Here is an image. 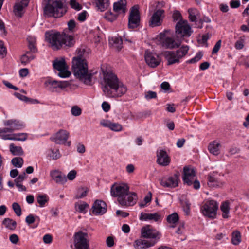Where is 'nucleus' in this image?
<instances>
[{"label": "nucleus", "mask_w": 249, "mask_h": 249, "mask_svg": "<svg viewBox=\"0 0 249 249\" xmlns=\"http://www.w3.org/2000/svg\"><path fill=\"white\" fill-rule=\"evenodd\" d=\"M101 84L104 94L109 98L121 97L127 90L126 86L112 72H104Z\"/></svg>", "instance_id": "obj_1"}, {"label": "nucleus", "mask_w": 249, "mask_h": 249, "mask_svg": "<svg viewBox=\"0 0 249 249\" xmlns=\"http://www.w3.org/2000/svg\"><path fill=\"white\" fill-rule=\"evenodd\" d=\"M110 194L117 197L119 203L122 206H133L136 203L137 194L129 192V187L124 183H114L110 188Z\"/></svg>", "instance_id": "obj_2"}, {"label": "nucleus", "mask_w": 249, "mask_h": 249, "mask_svg": "<svg viewBox=\"0 0 249 249\" xmlns=\"http://www.w3.org/2000/svg\"><path fill=\"white\" fill-rule=\"evenodd\" d=\"M45 37L51 47L54 50H59L63 46L71 47L75 43L73 36L65 32H46Z\"/></svg>", "instance_id": "obj_3"}, {"label": "nucleus", "mask_w": 249, "mask_h": 249, "mask_svg": "<svg viewBox=\"0 0 249 249\" xmlns=\"http://www.w3.org/2000/svg\"><path fill=\"white\" fill-rule=\"evenodd\" d=\"M72 71L74 75L85 84H92L93 74L88 72V67L86 59H72Z\"/></svg>", "instance_id": "obj_4"}, {"label": "nucleus", "mask_w": 249, "mask_h": 249, "mask_svg": "<svg viewBox=\"0 0 249 249\" xmlns=\"http://www.w3.org/2000/svg\"><path fill=\"white\" fill-rule=\"evenodd\" d=\"M43 5V14L46 18H60L67 11L62 1H47Z\"/></svg>", "instance_id": "obj_5"}, {"label": "nucleus", "mask_w": 249, "mask_h": 249, "mask_svg": "<svg viewBox=\"0 0 249 249\" xmlns=\"http://www.w3.org/2000/svg\"><path fill=\"white\" fill-rule=\"evenodd\" d=\"M189 47L183 46L176 51H166L164 57L167 61V65H171L179 63V60L188 53Z\"/></svg>", "instance_id": "obj_6"}, {"label": "nucleus", "mask_w": 249, "mask_h": 249, "mask_svg": "<svg viewBox=\"0 0 249 249\" xmlns=\"http://www.w3.org/2000/svg\"><path fill=\"white\" fill-rule=\"evenodd\" d=\"M180 174L177 171L173 174L162 177L160 179V184L164 187L175 188L178 186Z\"/></svg>", "instance_id": "obj_7"}, {"label": "nucleus", "mask_w": 249, "mask_h": 249, "mask_svg": "<svg viewBox=\"0 0 249 249\" xmlns=\"http://www.w3.org/2000/svg\"><path fill=\"white\" fill-rule=\"evenodd\" d=\"M176 34L178 38L189 37L192 33L191 28L187 20H180L176 24Z\"/></svg>", "instance_id": "obj_8"}, {"label": "nucleus", "mask_w": 249, "mask_h": 249, "mask_svg": "<svg viewBox=\"0 0 249 249\" xmlns=\"http://www.w3.org/2000/svg\"><path fill=\"white\" fill-rule=\"evenodd\" d=\"M218 205L216 201L213 200L206 201L202 208L203 214L209 218H214L216 215Z\"/></svg>", "instance_id": "obj_9"}, {"label": "nucleus", "mask_w": 249, "mask_h": 249, "mask_svg": "<svg viewBox=\"0 0 249 249\" xmlns=\"http://www.w3.org/2000/svg\"><path fill=\"white\" fill-rule=\"evenodd\" d=\"M87 233L79 231L74 235V244L75 249H89V241Z\"/></svg>", "instance_id": "obj_10"}, {"label": "nucleus", "mask_w": 249, "mask_h": 249, "mask_svg": "<svg viewBox=\"0 0 249 249\" xmlns=\"http://www.w3.org/2000/svg\"><path fill=\"white\" fill-rule=\"evenodd\" d=\"M139 8L138 5H136L131 9L128 23V27L129 29H133L137 28L140 25V16Z\"/></svg>", "instance_id": "obj_11"}, {"label": "nucleus", "mask_w": 249, "mask_h": 249, "mask_svg": "<svg viewBox=\"0 0 249 249\" xmlns=\"http://www.w3.org/2000/svg\"><path fill=\"white\" fill-rule=\"evenodd\" d=\"M53 66L54 69L59 71L58 75L60 77L66 78L71 75L64 58L55 59L53 62Z\"/></svg>", "instance_id": "obj_12"}, {"label": "nucleus", "mask_w": 249, "mask_h": 249, "mask_svg": "<svg viewBox=\"0 0 249 249\" xmlns=\"http://www.w3.org/2000/svg\"><path fill=\"white\" fill-rule=\"evenodd\" d=\"M141 236L144 238L154 239V241H157L160 236V233L155 229L150 228V225H146L141 229Z\"/></svg>", "instance_id": "obj_13"}, {"label": "nucleus", "mask_w": 249, "mask_h": 249, "mask_svg": "<svg viewBox=\"0 0 249 249\" xmlns=\"http://www.w3.org/2000/svg\"><path fill=\"white\" fill-rule=\"evenodd\" d=\"M6 133H12L15 130H20L25 127L24 124L19 120L10 119L5 120L3 123Z\"/></svg>", "instance_id": "obj_14"}, {"label": "nucleus", "mask_w": 249, "mask_h": 249, "mask_svg": "<svg viewBox=\"0 0 249 249\" xmlns=\"http://www.w3.org/2000/svg\"><path fill=\"white\" fill-rule=\"evenodd\" d=\"M164 17V10L158 9L155 11L149 21V26L153 27L160 26Z\"/></svg>", "instance_id": "obj_15"}, {"label": "nucleus", "mask_w": 249, "mask_h": 249, "mask_svg": "<svg viewBox=\"0 0 249 249\" xmlns=\"http://www.w3.org/2000/svg\"><path fill=\"white\" fill-rule=\"evenodd\" d=\"M144 58L146 63L152 68L156 67L160 62V58L157 54L147 50L145 51Z\"/></svg>", "instance_id": "obj_16"}, {"label": "nucleus", "mask_w": 249, "mask_h": 249, "mask_svg": "<svg viewBox=\"0 0 249 249\" xmlns=\"http://www.w3.org/2000/svg\"><path fill=\"white\" fill-rule=\"evenodd\" d=\"M45 86L49 90L54 91L55 89L59 88L64 89L71 85V82L67 81H58L56 80H48L45 82Z\"/></svg>", "instance_id": "obj_17"}, {"label": "nucleus", "mask_w": 249, "mask_h": 249, "mask_svg": "<svg viewBox=\"0 0 249 249\" xmlns=\"http://www.w3.org/2000/svg\"><path fill=\"white\" fill-rule=\"evenodd\" d=\"M92 212L95 215H103L107 210L106 203L101 200H97L92 207Z\"/></svg>", "instance_id": "obj_18"}, {"label": "nucleus", "mask_w": 249, "mask_h": 249, "mask_svg": "<svg viewBox=\"0 0 249 249\" xmlns=\"http://www.w3.org/2000/svg\"><path fill=\"white\" fill-rule=\"evenodd\" d=\"M69 137V133L66 130L61 129L55 135L50 138L51 141L57 144L65 143Z\"/></svg>", "instance_id": "obj_19"}, {"label": "nucleus", "mask_w": 249, "mask_h": 249, "mask_svg": "<svg viewBox=\"0 0 249 249\" xmlns=\"http://www.w3.org/2000/svg\"><path fill=\"white\" fill-rule=\"evenodd\" d=\"M28 4V1H19L16 2L13 7V13L15 16L21 18L25 12V8Z\"/></svg>", "instance_id": "obj_20"}, {"label": "nucleus", "mask_w": 249, "mask_h": 249, "mask_svg": "<svg viewBox=\"0 0 249 249\" xmlns=\"http://www.w3.org/2000/svg\"><path fill=\"white\" fill-rule=\"evenodd\" d=\"M195 176V171L193 168L185 166L183 168V175L182 179L185 184L190 186L192 184V180Z\"/></svg>", "instance_id": "obj_21"}, {"label": "nucleus", "mask_w": 249, "mask_h": 249, "mask_svg": "<svg viewBox=\"0 0 249 249\" xmlns=\"http://www.w3.org/2000/svg\"><path fill=\"white\" fill-rule=\"evenodd\" d=\"M157 163L161 166H166L170 162V159L166 151L164 150H159L157 152Z\"/></svg>", "instance_id": "obj_22"}, {"label": "nucleus", "mask_w": 249, "mask_h": 249, "mask_svg": "<svg viewBox=\"0 0 249 249\" xmlns=\"http://www.w3.org/2000/svg\"><path fill=\"white\" fill-rule=\"evenodd\" d=\"M50 176L57 183L63 184L67 181L65 176L62 175V173L57 170L52 171L50 172Z\"/></svg>", "instance_id": "obj_23"}, {"label": "nucleus", "mask_w": 249, "mask_h": 249, "mask_svg": "<svg viewBox=\"0 0 249 249\" xmlns=\"http://www.w3.org/2000/svg\"><path fill=\"white\" fill-rule=\"evenodd\" d=\"M160 215L157 213H141L140 216V220L142 221L153 220L155 222H157L160 220Z\"/></svg>", "instance_id": "obj_24"}, {"label": "nucleus", "mask_w": 249, "mask_h": 249, "mask_svg": "<svg viewBox=\"0 0 249 249\" xmlns=\"http://www.w3.org/2000/svg\"><path fill=\"white\" fill-rule=\"evenodd\" d=\"M113 11L117 14H124L126 11V1H117L113 4Z\"/></svg>", "instance_id": "obj_25"}, {"label": "nucleus", "mask_w": 249, "mask_h": 249, "mask_svg": "<svg viewBox=\"0 0 249 249\" xmlns=\"http://www.w3.org/2000/svg\"><path fill=\"white\" fill-rule=\"evenodd\" d=\"M27 135L25 133H18L13 134H7L2 136L3 140H11L17 141H25L27 139Z\"/></svg>", "instance_id": "obj_26"}, {"label": "nucleus", "mask_w": 249, "mask_h": 249, "mask_svg": "<svg viewBox=\"0 0 249 249\" xmlns=\"http://www.w3.org/2000/svg\"><path fill=\"white\" fill-rule=\"evenodd\" d=\"M163 46L166 48L173 49L178 47L180 43L176 42L171 37H166L163 41Z\"/></svg>", "instance_id": "obj_27"}, {"label": "nucleus", "mask_w": 249, "mask_h": 249, "mask_svg": "<svg viewBox=\"0 0 249 249\" xmlns=\"http://www.w3.org/2000/svg\"><path fill=\"white\" fill-rule=\"evenodd\" d=\"M230 209V202L229 201H225L222 202L220 206V210L222 212V217L224 218H228L229 217Z\"/></svg>", "instance_id": "obj_28"}, {"label": "nucleus", "mask_w": 249, "mask_h": 249, "mask_svg": "<svg viewBox=\"0 0 249 249\" xmlns=\"http://www.w3.org/2000/svg\"><path fill=\"white\" fill-rule=\"evenodd\" d=\"M220 145L219 143L215 141L213 142L209 145L208 149L209 152L214 155H218L219 153V147Z\"/></svg>", "instance_id": "obj_29"}, {"label": "nucleus", "mask_w": 249, "mask_h": 249, "mask_svg": "<svg viewBox=\"0 0 249 249\" xmlns=\"http://www.w3.org/2000/svg\"><path fill=\"white\" fill-rule=\"evenodd\" d=\"M26 178V175L25 172L20 174L18 178L15 179L16 185L18 187L19 189L21 191H25L26 187L23 185L21 184V182Z\"/></svg>", "instance_id": "obj_30"}, {"label": "nucleus", "mask_w": 249, "mask_h": 249, "mask_svg": "<svg viewBox=\"0 0 249 249\" xmlns=\"http://www.w3.org/2000/svg\"><path fill=\"white\" fill-rule=\"evenodd\" d=\"M189 13V18L192 22H197L196 19L199 17V12L196 8H190L188 10Z\"/></svg>", "instance_id": "obj_31"}, {"label": "nucleus", "mask_w": 249, "mask_h": 249, "mask_svg": "<svg viewBox=\"0 0 249 249\" xmlns=\"http://www.w3.org/2000/svg\"><path fill=\"white\" fill-rule=\"evenodd\" d=\"M2 224L4 225L6 228L11 230H15L17 226V222L9 218L4 219L2 221Z\"/></svg>", "instance_id": "obj_32"}, {"label": "nucleus", "mask_w": 249, "mask_h": 249, "mask_svg": "<svg viewBox=\"0 0 249 249\" xmlns=\"http://www.w3.org/2000/svg\"><path fill=\"white\" fill-rule=\"evenodd\" d=\"M95 5L98 10L103 12L109 5V1H95Z\"/></svg>", "instance_id": "obj_33"}, {"label": "nucleus", "mask_w": 249, "mask_h": 249, "mask_svg": "<svg viewBox=\"0 0 249 249\" xmlns=\"http://www.w3.org/2000/svg\"><path fill=\"white\" fill-rule=\"evenodd\" d=\"M111 41H112L113 47L116 48L118 51H120L122 48L123 41L121 37H112Z\"/></svg>", "instance_id": "obj_34"}, {"label": "nucleus", "mask_w": 249, "mask_h": 249, "mask_svg": "<svg viewBox=\"0 0 249 249\" xmlns=\"http://www.w3.org/2000/svg\"><path fill=\"white\" fill-rule=\"evenodd\" d=\"M49 200V197L46 194H39L37 196V201L39 206L41 207H43L45 203Z\"/></svg>", "instance_id": "obj_35"}, {"label": "nucleus", "mask_w": 249, "mask_h": 249, "mask_svg": "<svg viewBox=\"0 0 249 249\" xmlns=\"http://www.w3.org/2000/svg\"><path fill=\"white\" fill-rule=\"evenodd\" d=\"M241 241V236L240 232L238 231H235L232 233V236L231 239L232 243L233 245H238Z\"/></svg>", "instance_id": "obj_36"}, {"label": "nucleus", "mask_w": 249, "mask_h": 249, "mask_svg": "<svg viewBox=\"0 0 249 249\" xmlns=\"http://www.w3.org/2000/svg\"><path fill=\"white\" fill-rule=\"evenodd\" d=\"M34 56L32 55L30 52H27L26 54H23L21 57V62L22 64L26 65L34 59Z\"/></svg>", "instance_id": "obj_37"}, {"label": "nucleus", "mask_w": 249, "mask_h": 249, "mask_svg": "<svg viewBox=\"0 0 249 249\" xmlns=\"http://www.w3.org/2000/svg\"><path fill=\"white\" fill-rule=\"evenodd\" d=\"M89 207V205L84 202L80 204L78 203H76L75 204V208L76 210L79 213H86V209Z\"/></svg>", "instance_id": "obj_38"}, {"label": "nucleus", "mask_w": 249, "mask_h": 249, "mask_svg": "<svg viewBox=\"0 0 249 249\" xmlns=\"http://www.w3.org/2000/svg\"><path fill=\"white\" fill-rule=\"evenodd\" d=\"M10 150L12 153L15 155H22L24 153L21 147L15 146L13 144L10 145Z\"/></svg>", "instance_id": "obj_39"}, {"label": "nucleus", "mask_w": 249, "mask_h": 249, "mask_svg": "<svg viewBox=\"0 0 249 249\" xmlns=\"http://www.w3.org/2000/svg\"><path fill=\"white\" fill-rule=\"evenodd\" d=\"M15 95L17 98L25 102H31L33 104H36L38 103L37 100L29 98L28 97L24 95H21L20 93H15Z\"/></svg>", "instance_id": "obj_40"}, {"label": "nucleus", "mask_w": 249, "mask_h": 249, "mask_svg": "<svg viewBox=\"0 0 249 249\" xmlns=\"http://www.w3.org/2000/svg\"><path fill=\"white\" fill-rule=\"evenodd\" d=\"M166 220L169 223L175 224L179 220L178 215L176 213H174L169 215L167 217Z\"/></svg>", "instance_id": "obj_41"}, {"label": "nucleus", "mask_w": 249, "mask_h": 249, "mask_svg": "<svg viewBox=\"0 0 249 249\" xmlns=\"http://www.w3.org/2000/svg\"><path fill=\"white\" fill-rule=\"evenodd\" d=\"M11 162L15 167L20 168L23 164V160L21 157H15L12 159Z\"/></svg>", "instance_id": "obj_42"}, {"label": "nucleus", "mask_w": 249, "mask_h": 249, "mask_svg": "<svg viewBox=\"0 0 249 249\" xmlns=\"http://www.w3.org/2000/svg\"><path fill=\"white\" fill-rule=\"evenodd\" d=\"M208 185L211 187H215L219 186L217 180L212 176L208 177Z\"/></svg>", "instance_id": "obj_43"}, {"label": "nucleus", "mask_w": 249, "mask_h": 249, "mask_svg": "<svg viewBox=\"0 0 249 249\" xmlns=\"http://www.w3.org/2000/svg\"><path fill=\"white\" fill-rule=\"evenodd\" d=\"M31 40H28V48L30 50L29 52L30 53H35L37 52V48L35 45V40L34 39L31 38Z\"/></svg>", "instance_id": "obj_44"}, {"label": "nucleus", "mask_w": 249, "mask_h": 249, "mask_svg": "<svg viewBox=\"0 0 249 249\" xmlns=\"http://www.w3.org/2000/svg\"><path fill=\"white\" fill-rule=\"evenodd\" d=\"M202 56H203L202 53L201 52H199L198 53H197L196 54V56L194 58L188 60L187 61V63H195L198 62V61H199L202 58Z\"/></svg>", "instance_id": "obj_45"}, {"label": "nucleus", "mask_w": 249, "mask_h": 249, "mask_svg": "<svg viewBox=\"0 0 249 249\" xmlns=\"http://www.w3.org/2000/svg\"><path fill=\"white\" fill-rule=\"evenodd\" d=\"M156 243V241H148L142 239V247H141V249L147 248L151 246H153Z\"/></svg>", "instance_id": "obj_46"}, {"label": "nucleus", "mask_w": 249, "mask_h": 249, "mask_svg": "<svg viewBox=\"0 0 249 249\" xmlns=\"http://www.w3.org/2000/svg\"><path fill=\"white\" fill-rule=\"evenodd\" d=\"M12 208L18 216L21 215V209L20 205L18 203H14L12 204Z\"/></svg>", "instance_id": "obj_47"}, {"label": "nucleus", "mask_w": 249, "mask_h": 249, "mask_svg": "<svg viewBox=\"0 0 249 249\" xmlns=\"http://www.w3.org/2000/svg\"><path fill=\"white\" fill-rule=\"evenodd\" d=\"M81 109L77 106H74L71 107V113L73 116H78L81 115Z\"/></svg>", "instance_id": "obj_48"}, {"label": "nucleus", "mask_w": 249, "mask_h": 249, "mask_svg": "<svg viewBox=\"0 0 249 249\" xmlns=\"http://www.w3.org/2000/svg\"><path fill=\"white\" fill-rule=\"evenodd\" d=\"M109 129L114 131H120L122 129V126L119 123L111 122Z\"/></svg>", "instance_id": "obj_49"}, {"label": "nucleus", "mask_w": 249, "mask_h": 249, "mask_svg": "<svg viewBox=\"0 0 249 249\" xmlns=\"http://www.w3.org/2000/svg\"><path fill=\"white\" fill-rule=\"evenodd\" d=\"M70 5L72 9L77 11H79L82 9V6L77 1H70Z\"/></svg>", "instance_id": "obj_50"}, {"label": "nucleus", "mask_w": 249, "mask_h": 249, "mask_svg": "<svg viewBox=\"0 0 249 249\" xmlns=\"http://www.w3.org/2000/svg\"><path fill=\"white\" fill-rule=\"evenodd\" d=\"M88 15V12L84 10L82 12L78 14L77 16V19L80 22H83L86 20L87 16Z\"/></svg>", "instance_id": "obj_51"}, {"label": "nucleus", "mask_w": 249, "mask_h": 249, "mask_svg": "<svg viewBox=\"0 0 249 249\" xmlns=\"http://www.w3.org/2000/svg\"><path fill=\"white\" fill-rule=\"evenodd\" d=\"M51 151L52 153V155H50V157H52V159L53 160H56L60 158L61 154L59 150L57 149L54 150L53 149H51Z\"/></svg>", "instance_id": "obj_52"}, {"label": "nucleus", "mask_w": 249, "mask_h": 249, "mask_svg": "<svg viewBox=\"0 0 249 249\" xmlns=\"http://www.w3.org/2000/svg\"><path fill=\"white\" fill-rule=\"evenodd\" d=\"M117 17V15L113 14L111 12H110L109 13H106L105 15V18L110 22H113L116 20Z\"/></svg>", "instance_id": "obj_53"}, {"label": "nucleus", "mask_w": 249, "mask_h": 249, "mask_svg": "<svg viewBox=\"0 0 249 249\" xmlns=\"http://www.w3.org/2000/svg\"><path fill=\"white\" fill-rule=\"evenodd\" d=\"M144 97L147 100L156 98L157 97V93L154 91H148L145 93Z\"/></svg>", "instance_id": "obj_54"}, {"label": "nucleus", "mask_w": 249, "mask_h": 249, "mask_svg": "<svg viewBox=\"0 0 249 249\" xmlns=\"http://www.w3.org/2000/svg\"><path fill=\"white\" fill-rule=\"evenodd\" d=\"M234 46L235 48L238 50L243 49L244 46V40L243 39L240 38L236 41Z\"/></svg>", "instance_id": "obj_55"}, {"label": "nucleus", "mask_w": 249, "mask_h": 249, "mask_svg": "<svg viewBox=\"0 0 249 249\" xmlns=\"http://www.w3.org/2000/svg\"><path fill=\"white\" fill-rule=\"evenodd\" d=\"M221 44V40H219L218 41H217L216 42V44L214 46V47L212 50V53L213 54H215L218 52V51L219 50V49L220 48Z\"/></svg>", "instance_id": "obj_56"}, {"label": "nucleus", "mask_w": 249, "mask_h": 249, "mask_svg": "<svg viewBox=\"0 0 249 249\" xmlns=\"http://www.w3.org/2000/svg\"><path fill=\"white\" fill-rule=\"evenodd\" d=\"M77 56L73 57L72 59L80 58L81 59H85L84 57V53L85 52V50L84 49H80L78 50L77 51Z\"/></svg>", "instance_id": "obj_57"}, {"label": "nucleus", "mask_w": 249, "mask_h": 249, "mask_svg": "<svg viewBox=\"0 0 249 249\" xmlns=\"http://www.w3.org/2000/svg\"><path fill=\"white\" fill-rule=\"evenodd\" d=\"M9 240L12 243L16 244L19 241V238L17 234H13L10 236Z\"/></svg>", "instance_id": "obj_58"}, {"label": "nucleus", "mask_w": 249, "mask_h": 249, "mask_svg": "<svg viewBox=\"0 0 249 249\" xmlns=\"http://www.w3.org/2000/svg\"><path fill=\"white\" fill-rule=\"evenodd\" d=\"M181 18V15L179 11H176L175 12H174L173 14V18L174 21H177L178 20H182Z\"/></svg>", "instance_id": "obj_59"}, {"label": "nucleus", "mask_w": 249, "mask_h": 249, "mask_svg": "<svg viewBox=\"0 0 249 249\" xmlns=\"http://www.w3.org/2000/svg\"><path fill=\"white\" fill-rule=\"evenodd\" d=\"M76 171L75 170H71L67 175V178L70 180H73L76 177Z\"/></svg>", "instance_id": "obj_60"}, {"label": "nucleus", "mask_w": 249, "mask_h": 249, "mask_svg": "<svg viewBox=\"0 0 249 249\" xmlns=\"http://www.w3.org/2000/svg\"><path fill=\"white\" fill-rule=\"evenodd\" d=\"M211 20L209 17L204 16L203 18L199 19V20L198 21L199 24H200V25L198 26V28H202V23L203 22H206V23H210V22H211Z\"/></svg>", "instance_id": "obj_61"}, {"label": "nucleus", "mask_w": 249, "mask_h": 249, "mask_svg": "<svg viewBox=\"0 0 249 249\" xmlns=\"http://www.w3.org/2000/svg\"><path fill=\"white\" fill-rule=\"evenodd\" d=\"M25 221L28 225L33 224L35 221L34 215L32 214H30L26 217Z\"/></svg>", "instance_id": "obj_62"}, {"label": "nucleus", "mask_w": 249, "mask_h": 249, "mask_svg": "<svg viewBox=\"0 0 249 249\" xmlns=\"http://www.w3.org/2000/svg\"><path fill=\"white\" fill-rule=\"evenodd\" d=\"M75 26H76V22L73 19L70 20L68 22V29L70 31H72L73 30L74 28L75 27Z\"/></svg>", "instance_id": "obj_63"}, {"label": "nucleus", "mask_w": 249, "mask_h": 249, "mask_svg": "<svg viewBox=\"0 0 249 249\" xmlns=\"http://www.w3.org/2000/svg\"><path fill=\"white\" fill-rule=\"evenodd\" d=\"M43 241L46 244H50L52 242V237L50 234H47L43 236Z\"/></svg>", "instance_id": "obj_64"}]
</instances>
